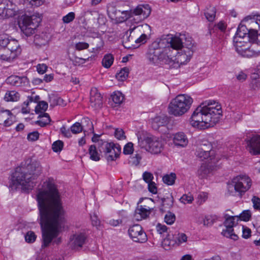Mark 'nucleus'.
<instances>
[{"mask_svg":"<svg viewBox=\"0 0 260 260\" xmlns=\"http://www.w3.org/2000/svg\"><path fill=\"white\" fill-rule=\"evenodd\" d=\"M162 245L166 250L177 245V240L175 239V235L169 234L162 241Z\"/></svg>","mask_w":260,"mask_h":260,"instance_id":"nucleus-30","label":"nucleus"},{"mask_svg":"<svg viewBox=\"0 0 260 260\" xmlns=\"http://www.w3.org/2000/svg\"><path fill=\"white\" fill-rule=\"evenodd\" d=\"M134 151L133 144L132 142L127 143L123 148V153L124 154H131Z\"/></svg>","mask_w":260,"mask_h":260,"instance_id":"nucleus-57","label":"nucleus"},{"mask_svg":"<svg viewBox=\"0 0 260 260\" xmlns=\"http://www.w3.org/2000/svg\"><path fill=\"white\" fill-rule=\"evenodd\" d=\"M249 39L238 36H235L233 39V45L236 52L245 57H247V52L249 48Z\"/></svg>","mask_w":260,"mask_h":260,"instance_id":"nucleus-14","label":"nucleus"},{"mask_svg":"<svg viewBox=\"0 0 260 260\" xmlns=\"http://www.w3.org/2000/svg\"><path fill=\"white\" fill-rule=\"evenodd\" d=\"M185 45H187V46L183 47V51L178 53L175 57L176 62L178 63V68L180 64H185L189 61L193 53V45L191 42L185 44Z\"/></svg>","mask_w":260,"mask_h":260,"instance_id":"nucleus-15","label":"nucleus"},{"mask_svg":"<svg viewBox=\"0 0 260 260\" xmlns=\"http://www.w3.org/2000/svg\"><path fill=\"white\" fill-rule=\"evenodd\" d=\"M71 131L74 134H78L83 130V126L79 122H76L71 126Z\"/></svg>","mask_w":260,"mask_h":260,"instance_id":"nucleus-47","label":"nucleus"},{"mask_svg":"<svg viewBox=\"0 0 260 260\" xmlns=\"http://www.w3.org/2000/svg\"><path fill=\"white\" fill-rule=\"evenodd\" d=\"M247 149L253 155L260 154V136L252 135V137L245 140Z\"/></svg>","mask_w":260,"mask_h":260,"instance_id":"nucleus-18","label":"nucleus"},{"mask_svg":"<svg viewBox=\"0 0 260 260\" xmlns=\"http://www.w3.org/2000/svg\"><path fill=\"white\" fill-rule=\"evenodd\" d=\"M169 122V118L166 116H156L153 118L151 122L152 127L154 129L157 130L160 126L167 125Z\"/></svg>","mask_w":260,"mask_h":260,"instance_id":"nucleus-28","label":"nucleus"},{"mask_svg":"<svg viewBox=\"0 0 260 260\" xmlns=\"http://www.w3.org/2000/svg\"><path fill=\"white\" fill-rule=\"evenodd\" d=\"M150 29L149 30H146V29H143V31H142V32L135 31V34L139 33V32L142 33V34L139 38H138L137 39L135 38V42L137 44H138V43L144 44L145 43H146L148 38H147V35L145 34V32L149 34L150 32Z\"/></svg>","mask_w":260,"mask_h":260,"instance_id":"nucleus-41","label":"nucleus"},{"mask_svg":"<svg viewBox=\"0 0 260 260\" xmlns=\"http://www.w3.org/2000/svg\"><path fill=\"white\" fill-rule=\"evenodd\" d=\"M224 218L225 221L223 224L225 229H223L221 232L222 235L235 241L237 240L238 236L234 233L233 228L236 225L239 221L238 216H228L226 214Z\"/></svg>","mask_w":260,"mask_h":260,"instance_id":"nucleus-9","label":"nucleus"},{"mask_svg":"<svg viewBox=\"0 0 260 260\" xmlns=\"http://www.w3.org/2000/svg\"><path fill=\"white\" fill-rule=\"evenodd\" d=\"M48 108V104L44 101L40 102L35 108L36 113H44Z\"/></svg>","mask_w":260,"mask_h":260,"instance_id":"nucleus-45","label":"nucleus"},{"mask_svg":"<svg viewBox=\"0 0 260 260\" xmlns=\"http://www.w3.org/2000/svg\"><path fill=\"white\" fill-rule=\"evenodd\" d=\"M142 177L143 180L147 183L152 182V180L153 179V174L147 171L143 173Z\"/></svg>","mask_w":260,"mask_h":260,"instance_id":"nucleus-59","label":"nucleus"},{"mask_svg":"<svg viewBox=\"0 0 260 260\" xmlns=\"http://www.w3.org/2000/svg\"><path fill=\"white\" fill-rule=\"evenodd\" d=\"M150 213V210L143 207L142 206H138L136 209L134 214L135 220L139 221L147 217Z\"/></svg>","mask_w":260,"mask_h":260,"instance_id":"nucleus-25","label":"nucleus"},{"mask_svg":"<svg viewBox=\"0 0 260 260\" xmlns=\"http://www.w3.org/2000/svg\"><path fill=\"white\" fill-rule=\"evenodd\" d=\"M176 178V174L174 173H171L170 174L165 175L162 177V181L164 183L168 185H172L174 184Z\"/></svg>","mask_w":260,"mask_h":260,"instance_id":"nucleus-40","label":"nucleus"},{"mask_svg":"<svg viewBox=\"0 0 260 260\" xmlns=\"http://www.w3.org/2000/svg\"><path fill=\"white\" fill-rule=\"evenodd\" d=\"M129 26V29L125 32L123 37V43L125 48H130L131 47L127 44L128 42H135V37L134 36H131V34L134 32L135 34L136 31H143V29L149 30L150 29V26L147 24L143 25H134L128 24Z\"/></svg>","mask_w":260,"mask_h":260,"instance_id":"nucleus-13","label":"nucleus"},{"mask_svg":"<svg viewBox=\"0 0 260 260\" xmlns=\"http://www.w3.org/2000/svg\"><path fill=\"white\" fill-rule=\"evenodd\" d=\"M129 238L135 242L144 243L147 241V236L142 227L138 224L129 227L128 230Z\"/></svg>","mask_w":260,"mask_h":260,"instance_id":"nucleus-12","label":"nucleus"},{"mask_svg":"<svg viewBox=\"0 0 260 260\" xmlns=\"http://www.w3.org/2000/svg\"><path fill=\"white\" fill-rule=\"evenodd\" d=\"M215 15L216 9L214 7L210 6L205 12L206 19L210 22H213L214 20Z\"/></svg>","mask_w":260,"mask_h":260,"instance_id":"nucleus-37","label":"nucleus"},{"mask_svg":"<svg viewBox=\"0 0 260 260\" xmlns=\"http://www.w3.org/2000/svg\"><path fill=\"white\" fill-rule=\"evenodd\" d=\"M168 42L170 44V46H169L171 50H179L183 48L184 47H186L187 45L183 46L182 42V38L177 36H171L168 39Z\"/></svg>","mask_w":260,"mask_h":260,"instance_id":"nucleus-27","label":"nucleus"},{"mask_svg":"<svg viewBox=\"0 0 260 260\" xmlns=\"http://www.w3.org/2000/svg\"><path fill=\"white\" fill-rule=\"evenodd\" d=\"M0 10H2L1 14L5 17H11L16 14V6L10 1L6 2V4L1 5Z\"/></svg>","mask_w":260,"mask_h":260,"instance_id":"nucleus-22","label":"nucleus"},{"mask_svg":"<svg viewBox=\"0 0 260 260\" xmlns=\"http://www.w3.org/2000/svg\"><path fill=\"white\" fill-rule=\"evenodd\" d=\"M75 18V14L74 12H71L62 17V21L64 23H69L73 21Z\"/></svg>","mask_w":260,"mask_h":260,"instance_id":"nucleus-53","label":"nucleus"},{"mask_svg":"<svg viewBox=\"0 0 260 260\" xmlns=\"http://www.w3.org/2000/svg\"><path fill=\"white\" fill-rule=\"evenodd\" d=\"M162 44V41H155L149 47L147 58L151 63L158 64L160 62L162 50L160 45Z\"/></svg>","mask_w":260,"mask_h":260,"instance_id":"nucleus-11","label":"nucleus"},{"mask_svg":"<svg viewBox=\"0 0 260 260\" xmlns=\"http://www.w3.org/2000/svg\"><path fill=\"white\" fill-rule=\"evenodd\" d=\"M249 48L247 52V57H255L260 55V34L255 35L253 39H249Z\"/></svg>","mask_w":260,"mask_h":260,"instance_id":"nucleus-17","label":"nucleus"},{"mask_svg":"<svg viewBox=\"0 0 260 260\" xmlns=\"http://www.w3.org/2000/svg\"><path fill=\"white\" fill-rule=\"evenodd\" d=\"M49 41V37L46 33H42L41 35H35L34 41L36 44L41 45H45Z\"/></svg>","mask_w":260,"mask_h":260,"instance_id":"nucleus-34","label":"nucleus"},{"mask_svg":"<svg viewBox=\"0 0 260 260\" xmlns=\"http://www.w3.org/2000/svg\"><path fill=\"white\" fill-rule=\"evenodd\" d=\"M252 79L255 80V83L258 84L260 82V65L256 67L255 72L252 74Z\"/></svg>","mask_w":260,"mask_h":260,"instance_id":"nucleus-56","label":"nucleus"},{"mask_svg":"<svg viewBox=\"0 0 260 260\" xmlns=\"http://www.w3.org/2000/svg\"><path fill=\"white\" fill-rule=\"evenodd\" d=\"M88 153L90 155V158L91 160L95 161L100 160V155L94 145H92L89 147Z\"/></svg>","mask_w":260,"mask_h":260,"instance_id":"nucleus-35","label":"nucleus"},{"mask_svg":"<svg viewBox=\"0 0 260 260\" xmlns=\"http://www.w3.org/2000/svg\"><path fill=\"white\" fill-rule=\"evenodd\" d=\"M173 143L178 147L184 148L188 143L186 135L183 132H178L173 135Z\"/></svg>","mask_w":260,"mask_h":260,"instance_id":"nucleus-24","label":"nucleus"},{"mask_svg":"<svg viewBox=\"0 0 260 260\" xmlns=\"http://www.w3.org/2000/svg\"><path fill=\"white\" fill-rule=\"evenodd\" d=\"M98 147L100 151L104 153L108 161L115 160L121 153L120 146L113 142H108L103 140L99 141Z\"/></svg>","mask_w":260,"mask_h":260,"instance_id":"nucleus-7","label":"nucleus"},{"mask_svg":"<svg viewBox=\"0 0 260 260\" xmlns=\"http://www.w3.org/2000/svg\"><path fill=\"white\" fill-rule=\"evenodd\" d=\"M25 241L27 243H33L36 239V236L33 232L29 231L27 233L25 236Z\"/></svg>","mask_w":260,"mask_h":260,"instance_id":"nucleus-55","label":"nucleus"},{"mask_svg":"<svg viewBox=\"0 0 260 260\" xmlns=\"http://www.w3.org/2000/svg\"><path fill=\"white\" fill-rule=\"evenodd\" d=\"M138 144L141 148L145 149L152 154L160 153L164 149V143L161 138L155 137H147L144 139L138 137Z\"/></svg>","mask_w":260,"mask_h":260,"instance_id":"nucleus-6","label":"nucleus"},{"mask_svg":"<svg viewBox=\"0 0 260 260\" xmlns=\"http://www.w3.org/2000/svg\"><path fill=\"white\" fill-rule=\"evenodd\" d=\"M197 148H200V150L201 151H204V153H205V156H210L212 147L211 143L208 141H202L198 145Z\"/></svg>","mask_w":260,"mask_h":260,"instance_id":"nucleus-32","label":"nucleus"},{"mask_svg":"<svg viewBox=\"0 0 260 260\" xmlns=\"http://www.w3.org/2000/svg\"><path fill=\"white\" fill-rule=\"evenodd\" d=\"M63 146V142L61 141L58 140L53 143L52 149L54 152H60L62 150Z\"/></svg>","mask_w":260,"mask_h":260,"instance_id":"nucleus-51","label":"nucleus"},{"mask_svg":"<svg viewBox=\"0 0 260 260\" xmlns=\"http://www.w3.org/2000/svg\"><path fill=\"white\" fill-rule=\"evenodd\" d=\"M41 19L35 16H24L22 22H19V26L23 33L27 37L35 33L36 28L39 26Z\"/></svg>","mask_w":260,"mask_h":260,"instance_id":"nucleus-8","label":"nucleus"},{"mask_svg":"<svg viewBox=\"0 0 260 260\" xmlns=\"http://www.w3.org/2000/svg\"><path fill=\"white\" fill-rule=\"evenodd\" d=\"M250 217L251 213L249 210H245L243 211V212L238 216L239 220H241L245 221H248L250 219Z\"/></svg>","mask_w":260,"mask_h":260,"instance_id":"nucleus-54","label":"nucleus"},{"mask_svg":"<svg viewBox=\"0 0 260 260\" xmlns=\"http://www.w3.org/2000/svg\"><path fill=\"white\" fill-rule=\"evenodd\" d=\"M226 29V25L222 21H220L216 25H215L213 28H212V25H209V34L211 35L212 34L216 32L217 29L220 30L221 31H223Z\"/></svg>","mask_w":260,"mask_h":260,"instance_id":"nucleus-39","label":"nucleus"},{"mask_svg":"<svg viewBox=\"0 0 260 260\" xmlns=\"http://www.w3.org/2000/svg\"><path fill=\"white\" fill-rule=\"evenodd\" d=\"M6 49L9 50L11 52L14 53L16 57L20 54L21 51V49L18 41L15 39L10 40Z\"/></svg>","mask_w":260,"mask_h":260,"instance_id":"nucleus-29","label":"nucleus"},{"mask_svg":"<svg viewBox=\"0 0 260 260\" xmlns=\"http://www.w3.org/2000/svg\"><path fill=\"white\" fill-rule=\"evenodd\" d=\"M129 70L127 68H123L116 75V78L119 81H124L128 77Z\"/></svg>","mask_w":260,"mask_h":260,"instance_id":"nucleus-43","label":"nucleus"},{"mask_svg":"<svg viewBox=\"0 0 260 260\" xmlns=\"http://www.w3.org/2000/svg\"><path fill=\"white\" fill-rule=\"evenodd\" d=\"M111 98L113 102L115 104L119 105L123 102L124 96L121 92H114L111 95Z\"/></svg>","mask_w":260,"mask_h":260,"instance_id":"nucleus-42","label":"nucleus"},{"mask_svg":"<svg viewBox=\"0 0 260 260\" xmlns=\"http://www.w3.org/2000/svg\"><path fill=\"white\" fill-rule=\"evenodd\" d=\"M175 239L177 240V245H179L182 243L187 241V237L185 234L181 233L175 235Z\"/></svg>","mask_w":260,"mask_h":260,"instance_id":"nucleus-48","label":"nucleus"},{"mask_svg":"<svg viewBox=\"0 0 260 260\" xmlns=\"http://www.w3.org/2000/svg\"><path fill=\"white\" fill-rule=\"evenodd\" d=\"M120 13L122 16H117L115 19L116 22L121 23L129 19L128 23L136 25L147 18L151 13V9L148 5H140L133 10L123 11Z\"/></svg>","mask_w":260,"mask_h":260,"instance_id":"nucleus-4","label":"nucleus"},{"mask_svg":"<svg viewBox=\"0 0 260 260\" xmlns=\"http://www.w3.org/2000/svg\"><path fill=\"white\" fill-rule=\"evenodd\" d=\"M257 32V31L255 29H248L245 25L240 24L235 36L247 38L252 40L254 39L255 35H256Z\"/></svg>","mask_w":260,"mask_h":260,"instance_id":"nucleus-23","label":"nucleus"},{"mask_svg":"<svg viewBox=\"0 0 260 260\" xmlns=\"http://www.w3.org/2000/svg\"><path fill=\"white\" fill-rule=\"evenodd\" d=\"M114 57L111 54L105 55L102 61V65L105 68H109L113 63Z\"/></svg>","mask_w":260,"mask_h":260,"instance_id":"nucleus-38","label":"nucleus"},{"mask_svg":"<svg viewBox=\"0 0 260 260\" xmlns=\"http://www.w3.org/2000/svg\"><path fill=\"white\" fill-rule=\"evenodd\" d=\"M193 200V197L190 193L184 194L180 199V202L184 204H190L192 203Z\"/></svg>","mask_w":260,"mask_h":260,"instance_id":"nucleus-49","label":"nucleus"},{"mask_svg":"<svg viewBox=\"0 0 260 260\" xmlns=\"http://www.w3.org/2000/svg\"><path fill=\"white\" fill-rule=\"evenodd\" d=\"M176 217L174 214L171 212H168L165 216V221L168 224H172L175 221Z\"/></svg>","mask_w":260,"mask_h":260,"instance_id":"nucleus-50","label":"nucleus"},{"mask_svg":"<svg viewBox=\"0 0 260 260\" xmlns=\"http://www.w3.org/2000/svg\"><path fill=\"white\" fill-rule=\"evenodd\" d=\"M221 106L215 101H206L201 104L193 112L190 118V124L194 127L205 129L217 123L222 115Z\"/></svg>","mask_w":260,"mask_h":260,"instance_id":"nucleus-2","label":"nucleus"},{"mask_svg":"<svg viewBox=\"0 0 260 260\" xmlns=\"http://www.w3.org/2000/svg\"><path fill=\"white\" fill-rule=\"evenodd\" d=\"M114 135L115 137L118 140H123L126 138L124 131L121 128L115 129Z\"/></svg>","mask_w":260,"mask_h":260,"instance_id":"nucleus-58","label":"nucleus"},{"mask_svg":"<svg viewBox=\"0 0 260 260\" xmlns=\"http://www.w3.org/2000/svg\"><path fill=\"white\" fill-rule=\"evenodd\" d=\"M90 104L95 109L100 108L103 105V98L96 88L91 89Z\"/></svg>","mask_w":260,"mask_h":260,"instance_id":"nucleus-21","label":"nucleus"},{"mask_svg":"<svg viewBox=\"0 0 260 260\" xmlns=\"http://www.w3.org/2000/svg\"><path fill=\"white\" fill-rule=\"evenodd\" d=\"M86 236L84 233H76L71 236L69 245L72 249H78L81 248L85 243Z\"/></svg>","mask_w":260,"mask_h":260,"instance_id":"nucleus-19","label":"nucleus"},{"mask_svg":"<svg viewBox=\"0 0 260 260\" xmlns=\"http://www.w3.org/2000/svg\"><path fill=\"white\" fill-rule=\"evenodd\" d=\"M242 230V237L244 239H248L251 236V230L250 229L243 225L241 228Z\"/></svg>","mask_w":260,"mask_h":260,"instance_id":"nucleus-61","label":"nucleus"},{"mask_svg":"<svg viewBox=\"0 0 260 260\" xmlns=\"http://www.w3.org/2000/svg\"><path fill=\"white\" fill-rule=\"evenodd\" d=\"M174 54L169 47H165L162 50L160 62L168 64L170 68H178V63L175 60Z\"/></svg>","mask_w":260,"mask_h":260,"instance_id":"nucleus-16","label":"nucleus"},{"mask_svg":"<svg viewBox=\"0 0 260 260\" xmlns=\"http://www.w3.org/2000/svg\"><path fill=\"white\" fill-rule=\"evenodd\" d=\"M212 172L211 168L208 165L203 164L197 172L199 177L203 179L207 177Z\"/></svg>","mask_w":260,"mask_h":260,"instance_id":"nucleus-33","label":"nucleus"},{"mask_svg":"<svg viewBox=\"0 0 260 260\" xmlns=\"http://www.w3.org/2000/svg\"><path fill=\"white\" fill-rule=\"evenodd\" d=\"M16 121V117L9 110L0 109V124L10 126Z\"/></svg>","mask_w":260,"mask_h":260,"instance_id":"nucleus-20","label":"nucleus"},{"mask_svg":"<svg viewBox=\"0 0 260 260\" xmlns=\"http://www.w3.org/2000/svg\"><path fill=\"white\" fill-rule=\"evenodd\" d=\"M235 183V190L240 196L247 191L252 185L251 179L246 175H239L233 179Z\"/></svg>","mask_w":260,"mask_h":260,"instance_id":"nucleus-10","label":"nucleus"},{"mask_svg":"<svg viewBox=\"0 0 260 260\" xmlns=\"http://www.w3.org/2000/svg\"><path fill=\"white\" fill-rule=\"evenodd\" d=\"M16 57V56L14 53L11 52L9 50L6 48H4L0 50V59L2 60L11 61Z\"/></svg>","mask_w":260,"mask_h":260,"instance_id":"nucleus-31","label":"nucleus"},{"mask_svg":"<svg viewBox=\"0 0 260 260\" xmlns=\"http://www.w3.org/2000/svg\"><path fill=\"white\" fill-rule=\"evenodd\" d=\"M251 20V22L257 24L260 27V15H249L244 18V21Z\"/></svg>","mask_w":260,"mask_h":260,"instance_id":"nucleus-52","label":"nucleus"},{"mask_svg":"<svg viewBox=\"0 0 260 260\" xmlns=\"http://www.w3.org/2000/svg\"><path fill=\"white\" fill-rule=\"evenodd\" d=\"M19 99V94L15 91H10L6 93L4 100L7 102H16Z\"/></svg>","mask_w":260,"mask_h":260,"instance_id":"nucleus-36","label":"nucleus"},{"mask_svg":"<svg viewBox=\"0 0 260 260\" xmlns=\"http://www.w3.org/2000/svg\"><path fill=\"white\" fill-rule=\"evenodd\" d=\"M28 82L26 77H19L17 76H11L7 79V82L15 86H22Z\"/></svg>","mask_w":260,"mask_h":260,"instance_id":"nucleus-26","label":"nucleus"},{"mask_svg":"<svg viewBox=\"0 0 260 260\" xmlns=\"http://www.w3.org/2000/svg\"><path fill=\"white\" fill-rule=\"evenodd\" d=\"M193 102L187 94H179L172 100L168 106L169 113L175 116H181L188 112Z\"/></svg>","mask_w":260,"mask_h":260,"instance_id":"nucleus-5","label":"nucleus"},{"mask_svg":"<svg viewBox=\"0 0 260 260\" xmlns=\"http://www.w3.org/2000/svg\"><path fill=\"white\" fill-rule=\"evenodd\" d=\"M41 116L42 119L39 121L38 122L41 126H44L50 123L51 119L48 113H44Z\"/></svg>","mask_w":260,"mask_h":260,"instance_id":"nucleus-46","label":"nucleus"},{"mask_svg":"<svg viewBox=\"0 0 260 260\" xmlns=\"http://www.w3.org/2000/svg\"><path fill=\"white\" fill-rule=\"evenodd\" d=\"M41 172L40 163L37 161H32L27 165L26 168H17L12 176L9 187L11 190H15L18 186L21 185L26 189H31L34 186L32 180Z\"/></svg>","mask_w":260,"mask_h":260,"instance_id":"nucleus-3","label":"nucleus"},{"mask_svg":"<svg viewBox=\"0 0 260 260\" xmlns=\"http://www.w3.org/2000/svg\"><path fill=\"white\" fill-rule=\"evenodd\" d=\"M89 47V44L85 42H78L75 45V48L78 51L87 49Z\"/></svg>","mask_w":260,"mask_h":260,"instance_id":"nucleus-62","label":"nucleus"},{"mask_svg":"<svg viewBox=\"0 0 260 260\" xmlns=\"http://www.w3.org/2000/svg\"><path fill=\"white\" fill-rule=\"evenodd\" d=\"M39 134L38 132H33L30 133L27 135V139L29 141H35L38 139Z\"/></svg>","mask_w":260,"mask_h":260,"instance_id":"nucleus-63","label":"nucleus"},{"mask_svg":"<svg viewBox=\"0 0 260 260\" xmlns=\"http://www.w3.org/2000/svg\"><path fill=\"white\" fill-rule=\"evenodd\" d=\"M10 40L6 36H0V46L4 48L8 47Z\"/></svg>","mask_w":260,"mask_h":260,"instance_id":"nucleus-60","label":"nucleus"},{"mask_svg":"<svg viewBox=\"0 0 260 260\" xmlns=\"http://www.w3.org/2000/svg\"><path fill=\"white\" fill-rule=\"evenodd\" d=\"M43 186L44 189L39 191L37 199L42 233V247L45 248L58 236L65 222V211L53 180L45 181Z\"/></svg>","mask_w":260,"mask_h":260,"instance_id":"nucleus-1","label":"nucleus"},{"mask_svg":"<svg viewBox=\"0 0 260 260\" xmlns=\"http://www.w3.org/2000/svg\"><path fill=\"white\" fill-rule=\"evenodd\" d=\"M252 202L253 204V207L255 209H260V199L257 197L254 196L252 199Z\"/></svg>","mask_w":260,"mask_h":260,"instance_id":"nucleus-64","label":"nucleus"},{"mask_svg":"<svg viewBox=\"0 0 260 260\" xmlns=\"http://www.w3.org/2000/svg\"><path fill=\"white\" fill-rule=\"evenodd\" d=\"M121 12L120 11L117 10L114 6H110L108 8L107 13L109 17L113 20H115L118 14Z\"/></svg>","mask_w":260,"mask_h":260,"instance_id":"nucleus-44","label":"nucleus"}]
</instances>
